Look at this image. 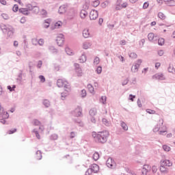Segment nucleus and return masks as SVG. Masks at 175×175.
Returning a JSON list of instances; mask_svg holds the SVG:
<instances>
[{"label": "nucleus", "mask_w": 175, "mask_h": 175, "mask_svg": "<svg viewBox=\"0 0 175 175\" xmlns=\"http://www.w3.org/2000/svg\"><path fill=\"white\" fill-rule=\"evenodd\" d=\"M107 98L105 96H103L100 99V102L103 103V105H106V100Z\"/></svg>", "instance_id": "obj_26"}, {"label": "nucleus", "mask_w": 175, "mask_h": 175, "mask_svg": "<svg viewBox=\"0 0 175 175\" xmlns=\"http://www.w3.org/2000/svg\"><path fill=\"white\" fill-rule=\"evenodd\" d=\"M150 6V3L148 2H145L143 5V9H147Z\"/></svg>", "instance_id": "obj_51"}, {"label": "nucleus", "mask_w": 175, "mask_h": 175, "mask_svg": "<svg viewBox=\"0 0 175 175\" xmlns=\"http://www.w3.org/2000/svg\"><path fill=\"white\" fill-rule=\"evenodd\" d=\"M121 126L124 129V131H128V126L126 125V124H125V122H122L121 123Z\"/></svg>", "instance_id": "obj_34"}, {"label": "nucleus", "mask_w": 175, "mask_h": 175, "mask_svg": "<svg viewBox=\"0 0 175 175\" xmlns=\"http://www.w3.org/2000/svg\"><path fill=\"white\" fill-rule=\"evenodd\" d=\"M87 16H88V12L85 10H81V12H80L81 18L84 20V18H85V17H87Z\"/></svg>", "instance_id": "obj_12"}, {"label": "nucleus", "mask_w": 175, "mask_h": 175, "mask_svg": "<svg viewBox=\"0 0 175 175\" xmlns=\"http://www.w3.org/2000/svg\"><path fill=\"white\" fill-rule=\"evenodd\" d=\"M98 16H99V14L98 13V11L95 10H92L90 13V20H96Z\"/></svg>", "instance_id": "obj_6"}, {"label": "nucleus", "mask_w": 175, "mask_h": 175, "mask_svg": "<svg viewBox=\"0 0 175 175\" xmlns=\"http://www.w3.org/2000/svg\"><path fill=\"white\" fill-rule=\"evenodd\" d=\"M90 170L92 171V173H98L99 172V165L97 164L92 165Z\"/></svg>", "instance_id": "obj_11"}, {"label": "nucleus", "mask_w": 175, "mask_h": 175, "mask_svg": "<svg viewBox=\"0 0 175 175\" xmlns=\"http://www.w3.org/2000/svg\"><path fill=\"white\" fill-rule=\"evenodd\" d=\"M65 12H66V7H65V5H61L59 8V13H60V14H62L65 13Z\"/></svg>", "instance_id": "obj_17"}, {"label": "nucleus", "mask_w": 175, "mask_h": 175, "mask_svg": "<svg viewBox=\"0 0 175 175\" xmlns=\"http://www.w3.org/2000/svg\"><path fill=\"white\" fill-rule=\"evenodd\" d=\"M16 132H17V129H14L12 130H10L8 131V135H13V133H16Z\"/></svg>", "instance_id": "obj_40"}, {"label": "nucleus", "mask_w": 175, "mask_h": 175, "mask_svg": "<svg viewBox=\"0 0 175 175\" xmlns=\"http://www.w3.org/2000/svg\"><path fill=\"white\" fill-rule=\"evenodd\" d=\"M153 80H165V75L161 72L156 73L152 76Z\"/></svg>", "instance_id": "obj_5"}, {"label": "nucleus", "mask_w": 175, "mask_h": 175, "mask_svg": "<svg viewBox=\"0 0 175 175\" xmlns=\"http://www.w3.org/2000/svg\"><path fill=\"white\" fill-rule=\"evenodd\" d=\"M158 44L159 46H163L165 44V39L162 38H159Z\"/></svg>", "instance_id": "obj_24"}, {"label": "nucleus", "mask_w": 175, "mask_h": 175, "mask_svg": "<svg viewBox=\"0 0 175 175\" xmlns=\"http://www.w3.org/2000/svg\"><path fill=\"white\" fill-rule=\"evenodd\" d=\"M137 105L139 107H142L143 105H142V101H140V99L137 100Z\"/></svg>", "instance_id": "obj_61"}, {"label": "nucleus", "mask_w": 175, "mask_h": 175, "mask_svg": "<svg viewBox=\"0 0 175 175\" xmlns=\"http://www.w3.org/2000/svg\"><path fill=\"white\" fill-rule=\"evenodd\" d=\"M160 163H161L163 166H166L167 167H170V166L173 165V163L170 162L169 160H161Z\"/></svg>", "instance_id": "obj_10"}, {"label": "nucleus", "mask_w": 175, "mask_h": 175, "mask_svg": "<svg viewBox=\"0 0 175 175\" xmlns=\"http://www.w3.org/2000/svg\"><path fill=\"white\" fill-rule=\"evenodd\" d=\"M96 72V73H98V75H100L102 73V67L98 66Z\"/></svg>", "instance_id": "obj_41"}, {"label": "nucleus", "mask_w": 175, "mask_h": 175, "mask_svg": "<svg viewBox=\"0 0 175 175\" xmlns=\"http://www.w3.org/2000/svg\"><path fill=\"white\" fill-rule=\"evenodd\" d=\"M59 27H62V22L58 21L55 24V28H59Z\"/></svg>", "instance_id": "obj_38"}, {"label": "nucleus", "mask_w": 175, "mask_h": 175, "mask_svg": "<svg viewBox=\"0 0 175 175\" xmlns=\"http://www.w3.org/2000/svg\"><path fill=\"white\" fill-rule=\"evenodd\" d=\"M49 50H51V51H52V53H57V49H55L54 46H50Z\"/></svg>", "instance_id": "obj_58"}, {"label": "nucleus", "mask_w": 175, "mask_h": 175, "mask_svg": "<svg viewBox=\"0 0 175 175\" xmlns=\"http://www.w3.org/2000/svg\"><path fill=\"white\" fill-rule=\"evenodd\" d=\"M77 73L79 77H81V76H83V71L81 70V68L77 69Z\"/></svg>", "instance_id": "obj_35"}, {"label": "nucleus", "mask_w": 175, "mask_h": 175, "mask_svg": "<svg viewBox=\"0 0 175 175\" xmlns=\"http://www.w3.org/2000/svg\"><path fill=\"white\" fill-rule=\"evenodd\" d=\"M163 54H165V52L163 51V50H160V51H158V55L160 57H162V55H163Z\"/></svg>", "instance_id": "obj_54"}, {"label": "nucleus", "mask_w": 175, "mask_h": 175, "mask_svg": "<svg viewBox=\"0 0 175 175\" xmlns=\"http://www.w3.org/2000/svg\"><path fill=\"white\" fill-rule=\"evenodd\" d=\"M85 175H92V171L89 168V169L86 171Z\"/></svg>", "instance_id": "obj_52"}, {"label": "nucleus", "mask_w": 175, "mask_h": 175, "mask_svg": "<svg viewBox=\"0 0 175 175\" xmlns=\"http://www.w3.org/2000/svg\"><path fill=\"white\" fill-rule=\"evenodd\" d=\"M160 172L161 173H167V167L162 165L161 163H160Z\"/></svg>", "instance_id": "obj_15"}, {"label": "nucleus", "mask_w": 175, "mask_h": 175, "mask_svg": "<svg viewBox=\"0 0 175 175\" xmlns=\"http://www.w3.org/2000/svg\"><path fill=\"white\" fill-rule=\"evenodd\" d=\"M147 169H148V165H144L142 170V174L147 175V172H148Z\"/></svg>", "instance_id": "obj_23"}, {"label": "nucleus", "mask_w": 175, "mask_h": 175, "mask_svg": "<svg viewBox=\"0 0 175 175\" xmlns=\"http://www.w3.org/2000/svg\"><path fill=\"white\" fill-rule=\"evenodd\" d=\"M27 21V19L25 18V17H22L21 18V24H25V22Z\"/></svg>", "instance_id": "obj_55"}, {"label": "nucleus", "mask_w": 175, "mask_h": 175, "mask_svg": "<svg viewBox=\"0 0 175 175\" xmlns=\"http://www.w3.org/2000/svg\"><path fill=\"white\" fill-rule=\"evenodd\" d=\"M33 125H35L36 126H39V125H40V122L38 120H34L33 121Z\"/></svg>", "instance_id": "obj_39"}, {"label": "nucleus", "mask_w": 175, "mask_h": 175, "mask_svg": "<svg viewBox=\"0 0 175 175\" xmlns=\"http://www.w3.org/2000/svg\"><path fill=\"white\" fill-rule=\"evenodd\" d=\"M81 95L82 98H84L85 96H87V92L85 91V90H83L81 91Z\"/></svg>", "instance_id": "obj_50"}, {"label": "nucleus", "mask_w": 175, "mask_h": 175, "mask_svg": "<svg viewBox=\"0 0 175 175\" xmlns=\"http://www.w3.org/2000/svg\"><path fill=\"white\" fill-rule=\"evenodd\" d=\"M163 128H164L163 131H162V130L159 131V135H163V133H166V132L167 131V127H166V126H164Z\"/></svg>", "instance_id": "obj_37"}, {"label": "nucleus", "mask_w": 175, "mask_h": 175, "mask_svg": "<svg viewBox=\"0 0 175 175\" xmlns=\"http://www.w3.org/2000/svg\"><path fill=\"white\" fill-rule=\"evenodd\" d=\"M51 23V19H46L44 21L43 27L44 28H49L50 27V24Z\"/></svg>", "instance_id": "obj_16"}, {"label": "nucleus", "mask_w": 175, "mask_h": 175, "mask_svg": "<svg viewBox=\"0 0 175 175\" xmlns=\"http://www.w3.org/2000/svg\"><path fill=\"white\" fill-rule=\"evenodd\" d=\"M66 52L68 55H72L73 54V51H72L69 47L66 48Z\"/></svg>", "instance_id": "obj_30"}, {"label": "nucleus", "mask_w": 175, "mask_h": 175, "mask_svg": "<svg viewBox=\"0 0 175 175\" xmlns=\"http://www.w3.org/2000/svg\"><path fill=\"white\" fill-rule=\"evenodd\" d=\"M128 8V3H122V0H118L115 5L116 10H121V9H125Z\"/></svg>", "instance_id": "obj_3"}, {"label": "nucleus", "mask_w": 175, "mask_h": 175, "mask_svg": "<svg viewBox=\"0 0 175 175\" xmlns=\"http://www.w3.org/2000/svg\"><path fill=\"white\" fill-rule=\"evenodd\" d=\"M130 58H133V59L137 58V55L135 53H130Z\"/></svg>", "instance_id": "obj_44"}, {"label": "nucleus", "mask_w": 175, "mask_h": 175, "mask_svg": "<svg viewBox=\"0 0 175 175\" xmlns=\"http://www.w3.org/2000/svg\"><path fill=\"white\" fill-rule=\"evenodd\" d=\"M157 171H158V168L157 167V165H153L152 167V173H157Z\"/></svg>", "instance_id": "obj_45"}, {"label": "nucleus", "mask_w": 175, "mask_h": 175, "mask_svg": "<svg viewBox=\"0 0 175 175\" xmlns=\"http://www.w3.org/2000/svg\"><path fill=\"white\" fill-rule=\"evenodd\" d=\"M99 62H100L99 57H96L93 62L94 65H98Z\"/></svg>", "instance_id": "obj_32"}, {"label": "nucleus", "mask_w": 175, "mask_h": 175, "mask_svg": "<svg viewBox=\"0 0 175 175\" xmlns=\"http://www.w3.org/2000/svg\"><path fill=\"white\" fill-rule=\"evenodd\" d=\"M91 47V44L89 42H84L83 44V48L85 49V50H87V49H90Z\"/></svg>", "instance_id": "obj_28"}, {"label": "nucleus", "mask_w": 175, "mask_h": 175, "mask_svg": "<svg viewBox=\"0 0 175 175\" xmlns=\"http://www.w3.org/2000/svg\"><path fill=\"white\" fill-rule=\"evenodd\" d=\"M98 24L99 25H102V24H103V18H99L98 20Z\"/></svg>", "instance_id": "obj_60"}, {"label": "nucleus", "mask_w": 175, "mask_h": 175, "mask_svg": "<svg viewBox=\"0 0 175 175\" xmlns=\"http://www.w3.org/2000/svg\"><path fill=\"white\" fill-rule=\"evenodd\" d=\"M40 15L42 16V17H47V11L44 9H42L40 11Z\"/></svg>", "instance_id": "obj_20"}, {"label": "nucleus", "mask_w": 175, "mask_h": 175, "mask_svg": "<svg viewBox=\"0 0 175 175\" xmlns=\"http://www.w3.org/2000/svg\"><path fill=\"white\" fill-rule=\"evenodd\" d=\"M65 38H64V35L59 34L56 39L57 44L58 46H62L64 44V42Z\"/></svg>", "instance_id": "obj_8"}, {"label": "nucleus", "mask_w": 175, "mask_h": 175, "mask_svg": "<svg viewBox=\"0 0 175 175\" xmlns=\"http://www.w3.org/2000/svg\"><path fill=\"white\" fill-rule=\"evenodd\" d=\"M93 159L94 161H98V159H99V153L94 152L93 154Z\"/></svg>", "instance_id": "obj_31"}, {"label": "nucleus", "mask_w": 175, "mask_h": 175, "mask_svg": "<svg viewBox=\"0 0 175 175\" xmlns=\"http://www.w3.org/2000/svg\"><path fill=\"white\" fill-rule=\"evenodd\" d=\"M142 62H143L142 59H138L137 61V63H135V65L132 66L131 68L132 72H133L134 73H136V72L139 70V68L140 67V65H142Z\"/></svg>", "instance_id": "obj_4"}, {"label": "nucleus", "mask_w": 175, "mask_h": 175, "mask_svg": "<svg viewBox=\"0 0 175 175\" xmlns=\"http://www.w3.org/2000/svg\"><path fill=\"white\" fill-rule=\"evenodd\" d=\"M36 158L38 161H40V159H42V152H40V150H38L36 152Z\"/></svg>", "instance_id": "obj_21"}, {"label": "nucleus", "mask_w": 175, "mask_h": 175, "mask_svg": "<svg viewBox=\"0 0 175 175\" xmlns=\"http://www.w3.org/2000/svg\"><path fill=\"white\" fill-rule=\"evenodd\" d=\"M90 115L92 116V117L94 116H96V109H90Z\"/></svg>", "instance_id": "obj_29"}, {"label": "nucleus", "mask_w": 175, "mask_h": 175, "mask_svg": "<svg viewBox=\"0 0 175 175\" xmlns=\"http://www.w3.org/2000/svg\"><path fill=\"white\" fill-rule=\"evenodd\" d=\"M163 148L164 151H166L167 152H169V151H170V150H171L170 146H168L167 145H163Z\"/></svg>", "instance_id": "obj_36"}, {"label": "nucleus", "mask_w": 175, "mask_h": 175, "mask_svg": "<svg viewBox=\"0 0 175 175\" xmlns=\"http://www.w3.org/2000/svg\"><path fill=\"white\" fill-rule=\"evenodd\" d=\"M100 3V1H99V0H96L93 2V6L94 8H98V6H99Z\"/></svg>", "instance_id": "obj_33"}, {"label": "nucleus", "mask_w": 175, "mask_h": 175, "mask_svg": "<svg viewBox=\"0 0 175 175\" xmlns=\"http://www.w3.org/2000/svg\"><path fill=\"white\" fill-rule=\"evenodd\" d=\"M82 111H83V109L80 107H78L77 109H75V113H77L76 116L77 117H80V116H81L82 114Z\"/></svg>", "instance_id": "obj_19"}, {"label": "nucleus", "mask_w": 175, "mask_h": 175, "mask_svg": "<svg viewBox=\"0 0 175 175\" xmlns=\"http://www.w3.org/2000/svg\"><path fill=\"white\" fill-rule=\"evenodd\" d=\"M83 38H90L91 36V33H90V29H85L83 31Z\"/></svg>", "instance_id": "obj_13"}, {"label": "nucleus", "mask_w": 175, "mask_h": 175, "mask_svg": "<svg viewBox=\"0 0 175 175\" xmlns=\"http://www.w3.org/2000/svg\"><path fill=\"white\" fill-rule=\"evenodd\" d=\"M75 136H76V133H75V132H71L70 133V138L73 139V137H75Z\"/></svg>", "instance_id": "obj_62"}, {"label": "nucleus", "mask_w": 175, "mask_h": 175, "mask_svg": "<svg viewBox=\"0 0 175 175\" xmlns=\"http://www.w3.org/2000/svg\"><path fill=\"white\" fill-rule=\"evenodd\" d=\"M13 12H18V5H14L12 8Z\"/></svg>", "instance_id": "obj_48"}, {"label": "nucleus", "mask_w": 175, "mask_h": 175, "mask_svg": "<svg viewBox=\"0 0 175 175\" xmlns=\"http://www.w3.org/2000/svg\"><path fill=\"white\" fill-rule=\"evenodd\" d=\"M159 68H161V62H157V63L155 64V68H156L157 70H158V69H159Z\"/></svg>", "instance_id": "obj_53"}, {"label": "nucleus", "mask_w": 175, "mask_h": 175, "mask_svg": "<svg viewBox=\"0 0 175 175\" xmlns=\"http://www.w3.org/2000/svg\"><path fill=\"white\" fill-rule=\"evenodd\" d=\"M30 9L28 8H20L19 12L20 13H22L23 14H25V16L28 15V13H29Z\"/></svg>", "instance_id": "obj_14"}, {"label": "nucleus", "mask_w": 175, "mask_h": 175, "mask_svg": "<svg viewBox=\"0 0 175 175\" xmlns=\"http://www.w3.org/2000/svg\"><path fill=\"white\" fill-rule=\"evenodd\" d=\"M135 98H136V96H133L132 94L129 95V100H131V102H133V99H135Z\"/></svg>", "instance_id": "obj_57"}, {"label": "nucleus", "mask_w": 175, "mask_h": 175, "mask_svg": "<svg viewBox=\"0 0 175 175\" xmlns=\"http://www.w3.org/2000/svg\"><path fill=\"white\" fill-rule=\"evenodd\" d=\"M44 105L46 107H49L50 106V101H49V100H44Z\"/></svg>", "instance_id": "obj_43"}, {"label": "nucleus", "mask_w": 175, "mask_h": 175, "mask_svg": "<svg viewBox=\"0 0 175 175\" xmlns=\"http://www.w3.org/2000/svg\"><path fill=\"white\" fill-rule=\"evenodd\" d=\"M33 132H34L37 139H40V135H39V133L36 131H33Z\"/></svg>", "instance_id": "obj_56"}, {"label": "nucleus", "mask_w": 175, "mask_h": 175, "mask_svg": "<svg viewBox=\"0 0 175 175\" xmlns=\"http://www.w3.org/2000/svg\"><path fill=\"white\" fill-rule=\"evenodd\" d=\"M38 44L40 45V46H43L44 44V40H43V39H40L39 40H38Z\"/></svg>", "instance_id": "obj_47"}, {"label": "nucleus", "mask_w": 175, "mask_h": 175, "mask_svg": "<svg viewBox=\"0 0 175 175\" xmlns=\"http://www.w3.org/2000/svg\"><path fill=\"white\" fill-rule=\"evenodd\" d=\"M158 17L161 20H165L166 19V16L163 12H159L158 13Z\"/></svg>", "instance_id": "obj_22"}, {"label": "nucleus", "mask_w": 175, "mask_h": 175, "mask_svg": "<svg viewBox=\"0 0 175 175\" xmlns=\"http://www.w3.org/2000/svg\"><path fill=\"white\" fill-rule=\"evenodd\" d=\"M110 133L107 131H99L97 133L93 132L92 135L98 143H106Z\"/></svg>", "instance_id": "obj_1"}, {"label": "nucleus", "mask_w": 175, "mask_h": 175, "mask_svg": "<svg viewBox=\"0 0 175 175\" xmlns=\"http://www.w3.org/2000/svg\"><path fill=\"white\" fill-rule=\"evenodd\" d=\"M42 61H39L37 66L38 68H42Z\"/></svg>", "instance_id": "obj_63"}, {"label": "nucleus", "mask_w": 175, "mask_h": 175, "mask_svg": "<svg viewBox=\"0 0 175 175\" xmlns=\"http://www.w3.org/2000/svg\"><path fill=\"white\" fill-rule=\"evenodd\" d=\"M79 61H80V62H81V63L85 62V61H87V57H85V55H82L79 57Z\"/></svg>", "instance_id": "obj_25"}, {"label": "nucleus", "mask_w": 175, "mask_h": 175, "mask_svg": "<svg viewBox=\"0 0 175 175\" xmlns=\"http://www.w3.org/2000/svg\"><path fill=\"white\" fill-rule=\"evenodd\" d=\"M2 17H3L5 20H8V18H9V16H8V14H2Z\"/></svg>", "instance_id": "obj_59"}, {"label": "nucleus", "mask_w": 175, "mask_h": 175, "mask_svg": "<svg viewBox=\"0 0 175 175\" xmlns=\"http://www.w3.org/2000/svg\"><path fill=\"white\" fill-rule=\"evenodd\" d=\"M126 43V41H125L124 40L120 41V44H122V46H124Z\"/></svg>", "instance_id": "obj_64"}, {"label": "nucleus", "mask_w": 175, "mask_h": 175, "mask_svg": "<svg viewBox=\"0 0 175 175\" xmlns=\"http://www.w3.org/2000/svg\"><path fill=\"white\" fill-rule=\"evenodd\" d=\"M146 113H148V114H155L156 111L152 109H146Z\"/></svg>", "instance_id": "obj_42"}, {"label": "nucleus", "mask_w": 175, "mask_h": 175, "mask_svg": "<svg viewBox=\"0 0 175 175\" xmlns=\"http://www.w3.org/2000/svg\"><path fill=\"white\" fill-rule=\"evenodd\" d=\"M1 29H3V32H8V33H10V35H12L13 33V27L10 26L8 27L6 25L1 26Z\"/></svg>", "instance_id": "obj_9"}, {"label": "nucleus", "mask_w": 175, "mask_h": 175, "mask_svg": "<svg viewBox=\"0 0 175 175\" xmlns=\"http://www.w3.org/2000/svg\"><path fill=\"white\" fill-rule=\"evenodd\" d=\"M32 44L34 45V46H36V44H38V39H36V38H33V39H32Z\"/></svg>", "instance_id": "obj_49"}, {"label": "nucleus", "mask_w": 175, "mask_h": 175, "mask_svg": "<svg viewBox=\"0 0 175 175\" xmlns=\"http://www.w3.org/2000/svg\"><path fill=\"white\" fill-rule=\"evenodd\" d=\"M154 38H155V34L154 33H149L148 34V39L150 42H152V40H154Z\"/></svg>", "instance_id": "obj_18"}, {"label": "nucleus", "mask_w": 175, "mask_h": 175, "mask_svg": "<svg viewBox=\"0 0 175 175\" xmlns=\"http://www.w3.org/2000/svg\"><path fill=\"white\" fill-rule=\"evenodd\" d=\"M39 79H40L41 83H44V81H46V78H44V77L43 75H40Z\"/></svg>", "instance_id": "obj_46"}, {"label": "nucleus", "mask_w": 175, "mask_h": 175, "mask_svg": "<svg viewBox=\"0 0 175 175\" xmlns=\"http://www.w3.org/2000/svg\"><path fill=\"white\" fill-rule=\"evenodd\" d=\"M107 167H110L111 169H114L116 167V162L113 161V159L109 158L107 160Z\"/></svg>", "instance_id": "obj_7"}, {"label": "nucleus", "mask_w": 175, "mask_h": 175, "mask_svg": "<svg viewBox=\"0 0 175 175\" xmlns=\"http://www.w3.org/2000/svg\"><path fill=\"white\" fill-rule=\"evenodd\" d=\"M57 85L59 88H70V85H69V83H68L65 79H58L57 82Z\"/></svg>", "instance_id": "obj_2"}, {"label": "nucleus", "mask_w": 175, "mask_h": 175, "mask_svg": "<svg viewBox=\"0 0 175 175\" xmlns=\"http://www.w3.org/2000/svg\"><path fill=\"white\" fill-rule=\"evenodd\" d=\"M88 88L90 92H91V94H94V92H95V90H94V87L92 86V85L91 84L88 85Z\"/></svg>", "instance_id": "obj_27"}]
</instances>
